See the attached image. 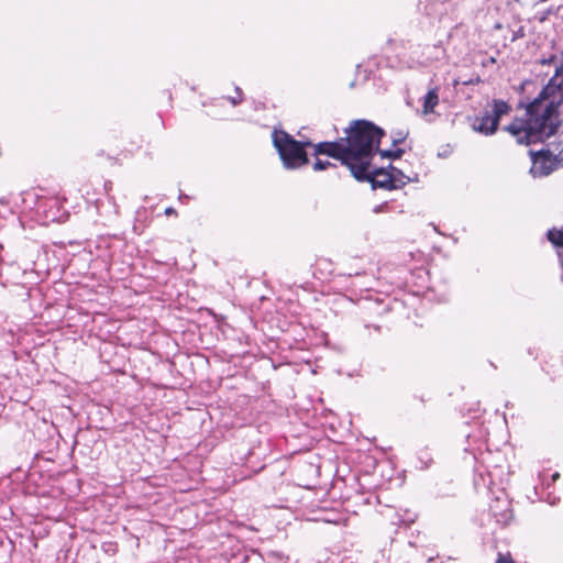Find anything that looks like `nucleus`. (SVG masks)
<instances>
[{
  "instance_id": "1",
  "label": "nucleus",
  "mask_w": 563,
  "mask_h": 563,
  "mask_svg": "<svg viewBox=\"0 0 563 563\" xmlns=\"http://www.w3.org/2000/svg\"><path fill=\"white\" fill-rule=\"evenodd\" d=\"M383 134V130L372 122L357 120L346 129L345 139L319 143L316 146V153L328 154L330 157L340 159L358 180L367 179L386 186L391 184L394 174L373 170L369 163Z\"/></svg>"
},
{
  "instance_id": "2",
  "label": "nucleus",
  "mask_w": 563,
  "mask_h": 563,
  "mask_svg": "<svg viewBox=\"0 0 563 563\" xmlns=\"http://www.w3.org/2000/svg\"><path fill=\"white\" fill-rule=\"evenodd\" d=\"M563 102V74L555 75L540 96L527 108L523 117L516 118L506 130L520 144L543 141L556 130V109Z\"/></svg>"
},
{
  "instance_id": "3",
  "label": "nucleus",
  "mask_w": 563,
  "mask_h": 563,
  "mask_svg": "<svg viewBox=\"0 0 563 563\" xmlns=\"http://www.w3.org/2000/svg\"><path fill=\"white\" fill-rule=\"evenodd\" d=\"M274 146L287 168H298L308 164V157L305 152L306 146H313L310 142H298L289 134L283 131L273 133Z\"/></svg>"
},
{
  "instance_id": "4",
  "label": "nucleus",
  "mask_w": 563,
  "mask_h": 563,
  "mask_svg": "<svg viewBox=\"0 0 563 563\" xmlns=\"http://www.w3.org/2000/svg\"><path fill=\"white\" fill-rule=\"evenodd\" d=\"M493 113H485L476 118L473 122V129L485 135H492L496 132L499 120L503 115H507L511 107L504 100L494 99L492 102Z\"/></svg>"
},
{
  "instance_id": "5",
  "label": "nucleus",
  "mask_w": 563,
  "mask_h": 563,
  "mask_svg": "<svg viewBox=\"0 0 563 563\" xmlns=\"http://www.w3.org/2000/svg\"><path fill=\"white\" fill-rule=\"evenodd\" d=\"M554 168V162L552 157L543 152L532 153V166L530 172L533 176H547Z\"/></svg>"
},
{
  "instance_id": "6",
  "label": "nucleus",
  "mask_w": 563,
  "mask_h": 563,
  "mask_svg": "<svg viewBox=\"0 0 563 563\" xmlns=\"http://www.w3.org/2000/svg\"><path fill=\"white\" fill-rule=\"evenodd\" d=\"M439 103V95L437 89H430L428 93L423 97V109L422 113L424 115L433 113L435 107Z\"/></svg>"
},
{
  "instance_id": "7",
  "label": "nucleus",
  "mask_w": 563,
  "mask_h": 563,
  "mask_svg": "<svg viewBox=\"0 0 563 563\" xmlns=\"http://www.w3.org/2000/svg\"><path fill=\"white\" fill-rule=\"evenodd\" d=\"M548 239L556 246L563 247V230L552 229L548 232Z\"/></svg>"
},
{
  "instance_id": "8",
  "label": "nucleus",
  "mask_w": 563,
  "mask_h": 563,
  "mask_svg": "<svg viewBox=\"0 0 563 563\" xmlns=\"http://www.w3.org/2000/svg\"><path fill=\"white\" fill-rule=\"evenodd\" d=\"M316 146H317V145H313V147H314V148H316ZM314 155L317 156L316 162H314V164H313V169H314V170L320 172V170H324V169H327V168H328V167H330V166H333V164H332L329 159H322V158H320L319 156H320L321 154H317V153L314 152Z\"/></svg>"
},
{
  "instance_id": "9",
  "label": "nucleus",
  "mask_w": 563,
  "mask_h": 563,
  "mask_svg": "<svg viewBox=\"0 0 563 563\" xmlns=\"http://www.w3.org/2000/svg\"><path fill=\"white\" fill-rule=\"evenodd\" d=\"M496 563H515L509 554H499Z\"/></svg>"
},
{
  "instance_id": "10",
  "label": "nucleus",
  "mask_w": 563,
  "mask_h": 563,
  "mask_svg": "<svg viewBox=\"0 0 563 563\" xmlns=\"http://www.w3.org/2000/svg\"><path fill=\"white\" fill-rule=\"evenodd\" d=\"M165 213H166V214H172V213H174V209H173V208H167V209L165 210Z\"/></svg>"
},
{
  "instance_id": "11",
  "label": "nucleus",
  "mask_w": 563,
  "mask_h": 563,
  "mask_svg": "<svg viewBox=\"0 0 563 563\" xmlns=\"http://www.w3.org/2000/svg\"><path fill=\"white\" fill-rule=\"evenodd\" d=\"M380 154L382 156H390V153L387 151H382Z\"/></svg>"
},
{
  "instance_id": "12",
  "label": "nucleus",
  "mask_w": 563,
  "mask_h": 563,
  "mask_svg": "<svg viewBox=\"0 0 563 563\" xmlns=\"http://www.w3.org/2000/svg\"><path fill=\"white\" fill-rule=\"evenodd\" d=\"M559 256L561 258V263H562V266H563V250L559 253Z\"/></svg>"
},
{
  "instance_id": "13",
  "label": "nucleus",
  "mask_w": 563,
  "mask_h": 563,
  "mask_svg": "<svg viewBox=\"0 0 563 563\" xmlns=\"http://www.w3.org/2000/svg\"><path fill=\"white\" fill-rule=\"evenodd\" d=\"M238 102H239V101H236V100L232 99V103H233V104H236Z\"/></svg>"
}]
</instances>
